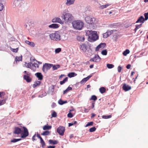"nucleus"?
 <instances>
[{
    "instance_id": "nucleus-7",
    "label": "nucleus",
    "mask_w": 148,
    "mask_h": 148,
    "mask_svg": "<svg viewBox=\"0 0 148 148\" xmlns=\"http://www.w3.org/2000/svg\"><path fill=\"white\" fill-rule=\"evenodd\" d=\"M65 128L62 126H59L57 129V132L60 135L63 136L65 131Z\"/></svg>"
},
{
    "instance_id": "nucleus-9",
    "label": "nucleus",
    "mask_w": 148,
    "mask_h": 148,
    "mask_svg": "<svg viewBox=\"0 0 148 148\" xmlns=\"http://www.w3.org/2000/svg\"><path fill=\"white\" fill-rule=\"evenodd\" d=\"M100 60L101 58L98 55H95L93 58L90 59V61L96 62H99L100 61Z\"/></svg>"
},
{
    "instance_id": "nucleus-63",
    "label": "nucleus",
    "mask_w": 148,
    "mask_h": 148,
    "mask_svg": "<svg viewBox=\"0 0 148 148\" xmlns=\"http://www.w3.org/2000/svg\"><path fill=\"white\" fill-rule=\"evenodd\" d=\"M89 111V110H88L86 108H84V111L85 112H88Z\"/></svg>"
},
{
    "instance_id": "nucleus-16",
    "label": "nucleus",
    "mask_w": 148,
    "mask_h": 148,
    "mask_svg": "<svg viewBox=\"0 0 148 148\" xmlns=\"http://www.w3.org/2000/svg\"><path fill=\"white\" fill-rule=\"evenodd\" d=\"M94 31L92 30H86V35L88 36V38H89V36H90Z\"/></svg>"
},
{
    "instance_id": "nucleus-24",
    "label": "nucleus",
    "mask_w": 148,
    "mask_h": 148,
    "mask_svg": "<svg viewBox=\"0 0 148 148\" xmlns=\"http://www.w3.org/2000/svg\"><path fill=\"white\" fill-rule=\"evenodd\" d=\"M22 59V56H16L15 58V61L17 62V61H21Z\"/></svg>"
},
{
    "instance_id": "nucleus-40",
    "label": "nucleus",
    "mask_w": 148,
    "mask_h": 148,
    "mask_svg": "<svg viewBox=\"0 0 148 148\" xmlns=\"http://www.w3.org/2000/svg\"><path fill=\"white\" fill-rule=\"evenodd\" d=\"M96 130V128L95 127H93L92 128H90L89 129V131L90 132H92L95 131Z\"/></svg>"
},
{
    "instance_id": "nucleus-47",
    "label": "nucleus",
    "mask_w": 148,
    "mask_h": 148,
    "mask_svg": "<svg viewBox=\"0 0 148 148\" xmlns=\"http://www.w3.org/2000/svg\"><path fill=\"white\" fill-rule=\"evenodd\" d=\"M5 102V100H0V105H1L4 104Z\"/></svg>"
},
{
    "instance_id": "nucleus-38",
    "label": "nucleus",
    "mask_w": 148,
    "mask_h": 148,
    "mask_svg": "<svg viewBox=\"0 0 148 148\" xmlns=\"http://www.w3.org/2000/svg\"><path fill=\"white\" fill-rule=\"evenodd\" d=\"M144 15L145 17L144 20L145 21L147 20L148 19V12L145 13Z\"/></svg>"
},
{
    "instance_id": "nucleus-17",
    "label": "nucleus",
    "mask_w": 148,
    "mask_h": 148,
    "mask_svg": "<svg viewBox=\"0 0 148 148\" xmlns=\"http://www.w3.org/2000/svg\"><path fill=\"white\" fill-rule=\"evenodd\" d=\"M75 0H67L66 4L68 5H70L74 3Z\"/></svg>"
},
{
    "instance_id": "nucleus-13",
    "label": "nucleus",
    "mask_w": 148,
    "mask_h": 148,
    "mask_svg": "<svg viewBox=\"0 0 148 148\" xmlns=\"http://www.w3.org/2000/svg\"><path fill=\"white\" fill-rule=\"evenodd\" d=\"M77 39L78 41L83 42L84 41L85 38L84 36H77Z\"/></svg>"
},
{
    "instance_id": "nucleus-20",
    "label": "nucleus",
    "mask_w": 148,
    "mask_h": 148,
    "mask_svg": "<svg viewBox=\"0 0 148 148\" xmlns=\"http://www.w3.org/2000/svg\"><path fill=\"white\" fill-rule=\"evenodd\" d=\"M77 74L74 72H71L68 74V76L69 77H72L76 76Z\"/></svg>"
},
{
    "instance_id": "nucleus-26",
    "label": "nucleus",
    "mask_w": 148,
    "mask_h": 148,
    "mask_svg": "<svg viewBox=\"0 0 148 148\" xmlns=\"http://www.w3.org/2000/svg\"><path fill=\"white\" fill-rule=\"evenodd\" d=\"M99 90L101 93L103 94L105 92L106 90L104 87H101L99 89Z\"/></svg>"
},
{
    "instance_id": "nucleus-10",
    "label": "nucleus",
    "mask_w": 148,
    "mask_h": 148,
    "mask_svg": "<svg viewBox=\"0 0 148 148\" xmlns=\"http://www.w3.org/2000/svg\"><path fill=\"white\" fill-rule=\"evenodd\" d=\"M52 22L53 23H58L61 24H64V21H62L60 18L58 17L55 18L52 20Z\"/></svg>"
},
{
    "instance_id": "nucleus-36",
    "label": "nucleus",
    "mask_w": 148,
    "mask_h": 148,
    "mask_svg": "<svg viewBox=\"0 0 148 148\" xmlns=\"http://www.w3.org/2000/svg\"><path fill=\"white\" fill-rule=\"evenodd\" d=\"M19 0H14L13 3L14 4L15 6H18L19 3Z\"/></svg>"
},
{
    "instance_id": "nucleus-61",
    "label": "nucleus",
    "mask_w": 148,
    "mask_h": 148,
    "mask_svg": "<svg viewBox=\"0 0 148 148\" xmlns=\"http://www.w3.org/2000/svg\"><path fill=\"white\" fill-rule=\"evenodd\" d=\"M36 134H35L32 137V140L33 141H34V140H35V138L36 137Z\"/></svg>"
},
{
    "instance_id": "nucleus-2",
    "label": "nucleus",
    "mask_w": 148,
    "mask_h": 148,
    "mask_svg": "<svg viewBox=\"0 0 148 148\" xmlns=\"http://www.w3.org/2000/svg\"><path fill=\"white\" fill-rule=\"evenodd\" d=\"M73 28L77 30H80L82 29L84 25L83 22L80 20H76L72 22Z\"/></svg>"
},
{
    "instance_id": "nucleus-51",
    "label": "nucleus",
    "mask_w": 148,
    "mask_h": 148,
    "mask_svg": "<svg viewBox=\"0 0 148 148\" xmlns=\"http://www.w3.org/2000/svg\"><path fill=\"white\" fill-rule=\"evenodd\" d=\"M67 116L69 118H72L73 117V115L71 112H70L68 114Z\"/></svg>"
},
{
    "instance_id": "nucleus-23",
    "label": "nucleus",
    "mask_w": 148,
    "mask_h": 148,
    "mask_svg": "<svg viewBox=\"0 0 148 148\" xmlns=\"http://www.w3.org/2000/svg\"><path fill=\"white\" fill-rule=\"evenodd\" d=\"M51 66H52L53 69V70H56L60 67V66L59 64L56 65H53L51 64Z\"/></svg>"
},
{
    "instance_id": "nucleus-30",
    "label": "nucleus",
    "mask_w": 148,
    "mask_h": 148,
    "mask_svg": "<svg viewBox=\"0 0 148 148\" xmlns=\"http://www.w3.org/2000/svg\"><path fill=\"white\" fill-rule=\"evenodd\" d=\"M21 140V138L16 139L14 138L13 140H11V142L12 143H15Z\"/></svg>"
},
{
    "instance_id": "nucleus-34",
    "label": "nucleus",
    "mask_w": 148,
    "mask_h": 148,
    "mask_svg": "<svg viewBox=\"0 0 148 148\" xmlns=\"http://www.w3.org/2000/svg\"><path fill=\"white\" fill-rule=\"evenodd\" d=\"M106 45V44L105 43H102L99 45V46H100V48H104Z\"/></svg>"
},
{
    "instance_id": "nucleus-6",
    "label": "nucleus",
    "mask_w": 148,
    "mask_h": 148,
    "mask_svg": "<svg viewBox=\"0 0 148 148\" xmlns=\"http://www.w3.org/2000/svg\"><path fill=\"white\" fill-rule=\"evenodd\" d=\"M98 38V36L97 34V32L94 31L91 35L89 36V39L95 41L97 40Z\"/></svg>"
},
{
    "instance_id": "nucleus-43",
    "label": "nucleus",
    "mask_w": 148,
    "mask_h": 148,
    "mask_svg": "<svg viewBox=\"0 0 148 148\" xmlns=\"http://www.w3.org/2000/svg\"><path fill=\"white\" fill-rule=\"evenodd\" d=\"M93 124V122L92 121L88 122L85 126V127H87L89 126L92 125Z\"/></svg>"
},
{
    "instance_id": "nucleus-41",
    "label": "nucleus",
    "mask_w": 148,
    "mask_h": 148,
    "mask_svg": "<svg viewBox=\"0 0 148 148\" xmlns=\"http://www.w3.org/2000/svg\"><path fill=\"white\" fill-rule=\"evenodd\" d=\"M107 52L106 49L103 50L101 53L103 55H106L107 54Z\"/></svg>"
},
{
    "instance_id": "nucleus-42",
    "label": "nucleus",
    "mask_w": 148,
    "mask_h": 148,
    "mask_svg": "<svg viewBox=\"0 0 148 148\" xmlns=\"http://www.w3.org/2000/svg\"><path fill=\"white\" fill-rule=\"evenodd\" d=\"M97 99V97L96 96L94 95H93L91 97L90 99V100H93L94 101H95Z\"/></svg>"
},
{
    "instance_id": "nucleus-49",
    "label": "nucleus",
    "mask_w": 148,
    "mask_h": 148,
    "mask_svg": "<svg viewBox=\"0 0 148 148\" xmlns=\"http://www.w3.org/2000/svg\"><path fill=\"white\" fill-rule=\"evenodd\" d=\"M51 116L53 117H56L57 116V114L56 112L55 111H53L51 114Z\"/></svg>"
},
{
    "instance_id": "nucleus-4",
    "label": "nucleus",
    "mask_w": 148,
    "mask_h": 148,
    "mask_svg": "<svg viewBox=\"0 0 148 148\" xmlns=\"http://www.w3.org/2000/svg\"><path fill=\"white\" fill-rule=\"evenodd\" d=\"M49 36L51 39L57 41L60 39V35L58 32L50 34Z\"/></svg>"
},
{
    "instance_id": "nucleus-52",
    "label": "nucleus",
    "mask_w": 148,
    "mask_h": 148,
    "mask_svg": "<svg viewBox=\"0 0 148 148\" xmlns=\"http://www.w3.org/2000/svg\"><path fill=\"white\" fill-rule=\"evenodd\" d=\"M3 5L1 3H0V11H2L3 10Z\"/></svg>"
},
{
    "instance_id": "nucleus-37",
    "label": "nucleus",
    "mask_w": 148,
    "mask_h": 148,
    "mask_svg": "<svg viewBox=\"0 0 148 148\" xmlns=\"http://www.w3.org/2000/svg\"><path fill=\"white\" fill-rule=\"evenodd\" d=\"M10 50L16 53L18 52V48H17L16 49H13L10 47Z\"/></svg>"
},
{
    "instance_id": "nucleus-54",
    "label": "nucleus",
    "mask_w": 148,
    "mask_h": 148,
    "mask_svg": "<svg viewBox=\"0 0 148 148\" xmlns=\"http://www.w3.org/2000/svg\"><path fill=\"white\" fill-rule=\"evenodd\" d=\"M122 69V67L120 66H119L118 67V71L119 72H120Z\"/></svg>"
},
{
    "instance_id": "nucleus-45",
    "label": "nucleus",
    "mask_w": 148,
    "mask_h": 148,
    "mask_svg": "<svg viewBox=\"0 0 148 148\" xmlns=\"http://www.w3.org/2000/svg\"><path fill=\"white\" fill-rule=\"evenodd\" d=\"M32 65H33V63H29L27 64V67L28 68L31 69V68L32 66Z\"/></svg>"
},
{
    "instance_id": "nucleus-5",
    "label": "nucleus",
    "mask_w": 148,
    "mask_h": 148,
    "mask_svg": "<svg viewBox=\"0 0 148 148\" xmlns=\"http://www.w3.org/2000/svg\"><path fill=\"white\" fill-rule=\"evenodd\" d=\"M86 21L88 23H94L95 19L94 18H92L89 16H87L85 17Z\"/></svg>"
},
{
    "instance_id": "nucleus-59",
    "label": "nucleus",
    "mask_w": 148,
    "mask_h": 148,
    "mask_svg": "<svg viewBox=\"0 0 148 148\" xmlns=\"http://www.w3.org/2000/svg\"><path fill=\"white\" fill-rule=\"evenodd\" d=\"M131 66L130 64H128L126 66V68L128 69H129L130 68Z\"/></svg>"
},
{
    "instance_id": "nucleus-18",
    "label": "nucleus",
    "mask_w": 148,
    "mask_h": 148,
    "mask_svg": "<svg viewBox=\"0 0 148 148\" xmlns=\"http://www.w3.org/2000/svg\"><path fill=\"white\" fill-rule=\"evenodd\" d=\"M49 27L53 28H56L58 27V25L57 24H53L50 25Z\"/></svg>"
},
{
    "instance_id": "nucleus-25",
    "label": "nucleus",
    "mask_w": 148,
    "mask_h": 148,
    "mask_svg": "<svg viewBox=\"0 0 148 148\" xmlns=\"http://www.w3.org/2000/svg\"><path fill=\"white\" fill-rule=\"evenodd\" d=\"M59 104L60 105H62L64 103H67V101H63L62 99H60L58 101Z\"/></svg>"
},
{
    "instance_id": "nucleus-60",
    "label": "nucleus",
    "mask_w": 148,
    "mask_h": 148,
    "mask_svg": "<svg viewBox=\"0 0 148 148\" xmlns=\"http://www.w3.org/2000/svg\"><path fill=\"white\" fill-rule=\"evenodd\" d=\"M3 92H0V97H2L4 96Z\"/></svg>"
},
{
    "instance_id": "nucleus-62",
    "label": "nucleus",
    "mask_w": 148,
    "mask_h": 148,
    "mask_svg": "<svg viewBox=\"0 0 148 148\" xmlns=\"http://www.w3.org/2000/svg\"><path fill=\"white\" fill-rule=\"evenodd\" d=\"M24 73H25V74H26L27 75H30V73H29V72L27 73V72L26 71H24Z\"/></svg>"
},
{
    "instance_id": "nucleus-46",
    "label": "nucleus",
    "mask_w": 148,
    "mask_h": 148,
    "mask_svg": "<svg viewBox=\"0 0 148 148\" xmlns=\"http://www.w3.org/2000/svg\"><path fill=\"white\" fill-rule=\"evenodd\" d=\"M61 51V49L60 48H58L55 50V52L56 53H58Z\"/></svg>"
},
{
    "instance_id": "nucleus-53",
    "label": "nucleus",
    "mask_w": 148,
    "mask_h": 148,
    "mask_svg": "<svg viewBox=\"0 0 148 148\" xmlns=\"http://www.w3.org/2000/svg\"><path fill=\"white\" fill-rule=\"evenodd\" d=\"M35 83L36 84V86H37L40 85L41 82L39 81H37Z\"/></svg>"
},
{
    "instance_id": "nucleus-35",
    "label": "nucleus",
    "mask_w": 148,
    "mask_h": 148,
    "mask_svg": "<svg viewBox=\"0 0 148 148\" xmlns=\"http://www.w3.org/2000/svg\"><path fill=\"white\" fill-rule=\"evenodd\" d=\"M114 66V65L111 64H107V67L108 69H111L113 68Z\"/></svg>"
},
{
    "instance_id": "nucleus-21",
    "label": "nucleus",
    "mask_w": 148,
    "mask_h": 148,
    "mask_svg": "<svg viewBox=\"0 0 148 148\" xmlns=\"http://www.w3.org/2000/svg\"><path fill=\"white\" fill-rule=\"evenodd\" d=\"M51 126H49L48 125H45L43 127V129L44 130H49L51 129Z\"/></svg>"
},
{
    "instance_id": "nucleus-39",
    "label": "nucleus",
    "mask_w": 148,
    "mask_h": 148,
    "mask_svg": "<svg viewBox=\"0 0 148 148\" xmlns=\"http://www.w3.org/2000/svg\"><path fill=\"white\" fill-rule=\"evenodd\" d=\"M111 117L112 116L111 115L107 116L104 115L102 116V118L105 119H107L110 118H111Z\"/></svg>"
},
{
    "instance_id": "nucleus-64",
    "label": "nucleus",
    "mask_w": 148,
    "mask_h": 148,
    "mask_svg": "<svg viewBox=\"0 0 148 148\" xmlns=\"http://www.w3.org/2000/svg\"><path fill=\"white\" fill-rule=\"evenodd\" d=\"M47 148H55V146H50L48 147Z\"/></svg>"
},
{
    "instance_id": "nucleus-29",
    "label": "nucleus",
    "mask_w": 148,
    "mask_h": 148,
    "mask_svg": "<svg viewBox=\"0 0 148 148\" xmlns=\"http://www.w3.org/2000/svg\"><path fill=\"white\" fill-rule=\"evenodd\" d=\"M68 78L66 77L62 81L60 82V84L61 85H62L64 84L67 81Z\"/></svg>"
},
{
    "instance_id": "nucleus-1",
    "label": "nucleus",
    "mask_w": 148,
    "mask_h": 148,
    "mask_svg": "<svg viewBox=\"0 0 148 148\" xmlns=\"http://www.w3.org/2000/svg\"><path fill=\"white\" fill-rule=\"evenodd\" d=\"M14 134H21V137L25 138L29 135V132L27 128L24 127H22L21 128L18 127H16L13 132Z\"/></svg>"
},
{
    "instance_id": "nucleus-27",
    "label": "nucleus",
    "mask_w": 148,
    "mask_h": 148,
    "mask_svg": "<svg viewBox=\"0 0 148 148\" xmlns=\"http://www.w3.org/2000/svg\"><path fill=\"white\" fill-rule=\"evenodd\" d=\"M50 133V132L49 131H44L41 135L43 136H47Z\"/></svg>"
},
{
    "instance_id": "nucleus-28",
    "label": "nucleus",
    "mask_w": 148,
    "mask_h": 148,
    "mask_svg": "<svg viewBox=\"0 0 148 148\" xmlns=\"http://www.w3.org/2000/svg\"><path fill=\"white\" fill-rule=\"evenodd\" d=\"M72 89V88L69 86L66 90L64 91L63 93V94H65V93H67L69 91L71 90Z\"/></svg>"
},
{
    "instance_id": "nucleus-3",
    "label": "nucleus",
    "mask_w": 148,
    "mask_h": 148,
    "mask_svg": "<svg viewBox=\"0 0 148 148\" xmlns=\"http://www.w3.org/2000/svg\"><path fill=\"white\" fill-rule=\"evenodd\" d=\"M61 17L66 23L71 22L74 19V17L72 15L68 13L63 14Z\"/></svg>"
},
{
    "instance_id": "nucleus-55",
    "label": "nucleus",
    "mask_w": 148,
    "mask_h": 148,
    "mask_svg": "<svg viewBox=\"0 0 148 148\" xmlns=\"http://www.w3.org/2000/svg\"><path fill=\"white\" fill-rule=\"evenodd\" d=\"M49 89L50 91L52 92H53L54 91V88L53 86H52V87L50 88Z\"/></svg>"
},
{
    "instance_id": "nucleus-56",
    "label": "nucleus",
    "mask_w": 148,
    "mask_h": 148,
    "mask_svg": "<svg viewBox=\"0 0 148 148\" xmlns=\"http://www.w3.org/2000/svg\"><path fill=\"white\" fill-rule=\"evenodd\" d=\"M37 136L40 139V141L43 140L42 137L40 136V135L38 134L37 135Z\"/></svg>"
},
{
    "instance_id": "nucleus-31",
    "label": "nucleus",
    "mask_w": 148,
    "mask_h": 148,
    "mask_svg": "<svg viewBox=\"0 0 148 148\" xmlns=\"http://www.w3.org/2000/svg\"><path fill=\"white\" fill-rule=\"evenodd\" d=\"M130 52L129 50L126 49L123 52V54L124 56H126L127 54L129 53Z\"/></svg>"
},
{
    "instance_id": "nucleus-33",
    "label": "nucleus",
    "mask_w": 148,
    "mask_h": 148,
    "mask_svg": "<svg viewBox=\"0 0 148 148\" xmlns=\"http://www.w3.org/2000/svg\"><path fill=\"white\" fill-rule=\"evenodd\" d=\"M116 31V30H108L106 32L107 33L108 36H109L110 35H111L113 32Z\"/></svg>"
},
{
    "instance_id": "nucleus-44",
    "label": "nucleus",
    "mask_w": 148,
    "mask_h": 148,
    "mask_svg": "<svg viewBox=\"0 0 148 148\" xmlns=\"http://www.w3.org/2000/svg\"><path fill=\"white\" fill-rule=\"evenodd\" d=\"M40 143L42 145V147L44 148V146L45 145V142L43 140H42L40 141Z\"/></svg>"
},
{
    "instance_id": "nucleus-32",
    "label": "nucleus",
    "mask_w": 148,
    "mask_h": 148,
    "mask_svg": "<svg viewBox=\"0 0 148 148\" xmlns=\"http://www.w3.org/2000/svg\"><path fill=\"white\" fill-rule=\"evenodd\" d=\"M109 5L108 4H107L104 5H101L99 7V8L101 9H103L104 8H106Z\"/></svg>"
},
{
    "instance_id": "nucleus-19",
    "label": "nucleus",
    "mask_w": 148,
    "mask_h": 148,
    "mask_svg": "<svg viewBox=\"0 0 148 148\" xmlns=\"http://www.w3.org/2000/svg\"><path fill=\"white\" fill-rule=\"evenodd\" d=\"M49 144H53V145L57 144L58 143V141L57 140H49Z\"/></svg>"
},
{
    "instance_id": "nucleus-15",
    "label": "nucleus",
    "mask_w": 148,
    "mask_h": 148,
    "mask_svg": "<svg viewBox=\"0 0 148 148\" xmlns=\"http://www.w3.org/2000/svg\"><path fill=\"white\" fill-rule=\"evenodd\" d=\"M24 79L28 82H29L31 81V79L28 75H24Z\"/></svg>"
},
{
    "instance_id": "nucleus-22",
    "label": "nucleus",
    "mask_w": 148,
    "mask_h": 148,
    "mask_svg": "<svg viewBox=\"0 0 148 148\" xmlns=\"http://www.w3.org/2000/svg\"><path fill=\"white\" fill-rule=\"evenodd\" d=\"M25 42L26 44H27L29 45L30 46H32V47H34L35 46V44H34V43L33 42H30L29 41L26 40L25 41Z\"/></svg>"
},
{
    "instance_id": "nucleus-58",
    "label": "nucleus",
    "mask_w": 148,
    "mask_h": 148,
    "mask_svg": "<svg viewBox=\"0 0 148 148\" xmlns=\"http://www.w3.org/2000/svg\"><path fill=\"white\" fill-rule=\"evenodd\" d=\"M100 46H99V45L98 46H97L96 48L95 51H98L99 50V49L100 48Z\"/></svg>"
},
{
    "instance_id": "nucleus-8",
    "label": "nucleus",
    "mask_w": 148,
    "mask_h": 148,
    "mask_svg": "<svg viewBox=\"0 0 148 148\" xmlns=\"http://www.w3.org/2000/svg\"><path fill=\"white\" fill-rule=\"evenodd\" d=\"M51 67V64L45 63L44 64L42 67V70L44 72L46 73L48 70Z\"/></svg>"
},
{
    "instance_id": "nucleus-48",
    "label": "nucleus",
    "mask_w": 148,
    "mask_h": 148,
    "mask_svg": "<svg viewBox=\"0 0 148 148\" xmlns=\"http://www.w3.org/2000/svg\"><path fill=\"white\" fill-rule=\"evenodd\" d=\"M32 70H33L34 71H35L36 69V68L35 66L34 65V64H33V65H32V66L31 69Z\"/></svg>"
},
{
    "instance_id": "nucleus-57",
    "label": "nucleus",
    "mask_w": 148,
    "mask_h": 148,
    "mask_svg": "<svg viewBox=\"0 0 148 148\" xmlns=\"http://www.w3.org/2000/svg\"><path fill=\"white\" fill-rule=\"evenodd\" d=\"M140 27H139V26H138V25H136V27L135 29H134V30L135 31V32L136 31L139 29Z\"/></svg>"
},
{
    "instance_id": "nucleus-12",
    "label": "nucleus",
    "mask_w": 148,
    "mask_h": 148,
    "mask_svg": "<svg viewBox=\"0 0 148 148\" xmlns=\"http://www.w3.org/2000/svg\"><path fill=\"white\" fill-rule=\"evenodd\" d=\"M145 21L143 16H141L138 19L137 21L136 22V23H144Z\"/></svg>"
},
{
    "instance_id": "nucleus-11",
    "label": "nucleus",
    "mask_w": 148,
    "mask_h": 148,
    "mask_svg": "<svg viewBox=\"0 0 148 148\" xmlns=\"http://www.w3.org/2000/svg\"><path fill=\"white\" fill-rule=\"evenodd\" d=\"M123 89L125 91H128L131 90V87L128 85L126 84H124L123 86Z\"/></svg>"
},
{
    "instance_id": "nucleus-14",
    "label": "nucleus",
    "mask_w": 148,
    "mask_h": 148,
    "mask_svg": "<svg viewBox=\"0 0 148 148\" xmlns=\"http://www.w3.org/2000/svg\"><path fill=\"white\" fill-rule=\"evenodd\" d=\"M35 75L40 80H41L42 79L43 76L41 73H36L35 74Z\"/></svg>"
},
{
    "instance_id": "nucleus-50",
    "label": "nucleus",
    "mask_w": 148,
    "mask_h": 148,
    "mask_svg": "<svg viewBox=\"0 0 148 148\" xmlns=\"http://www.w3.org/2000/svg\"><path fill=\"white\" fill-rule=\"evenodd\" d=\"M103 38H106L108 37L109 36H108V35L106 32V33L103 34Z\"/></svg>"
}]
</instances>
